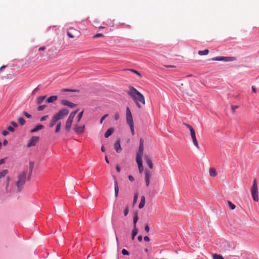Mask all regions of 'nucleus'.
Wrapping results in <instances>:
<instances>
[{
    "label": "nucleus",
    "instance_id": "obj_43",
    "mask_svg": "<svg viewBox=\"0 0 259 259\" xmlns=\"http://www.w3.org/2000/svg\"><path fill=\"white\" fill-rule=\"evenodd\" d=\"M104 35L102 33H98L94 36V38L103 37Z\"/></svg>",
    "mask_w": 259,
    "mask_h": 259
},
{
    "label": "nucleus",
    "instance_id": "obj_53",
    "mask_svg": "<svg viewBox=\"0 0 259 259\" xmlns=\"http://www.w3.org/2000/svg\"><path fill=\"white\" fill-rule=\"evenodd\" d=\"M114 117H115V119L116 120H117L119 118V114L118 113H116L115 114Z\"/></svg>",
    "mask_w": 259,
    "mask_h": 259
},
{
    "label": "nucleus",
    "instance_id": "obj_60",
    "mask_svg": "<svg viewBox=\"0 0 259 259\" xmlns=\"http://www.w3.org/2000/svg\"><path fill=\"white\" fill-rule=\"evenodd\" d=\"M138 240L140 242L142 241V236H139L138 237Z\"/></svg>",
    "mask_w": 259,
    "mask_h": 259
},
{
    "label": "nucleus",
    "instance_id": "obj_15",
    "mask_svg": "<svg viewBox=\"0 0 259 259\" xmlns=\"http://www.w3.org/2000/svg\"><path fill=\"white\" fill-rule=\"evenodd\" d=\"M59 120L57 119V118L54 115L51 119V121L49 123V127H53L57 123Z\"/></svg>",
    "mask_w": 259,
    "mask_h": 259
},
{
    "label": "nucleus",
    "instance_id": "obj_55",
    "mask_svg": "<svg viewBox=\"0 0 259 259\" xmlns=\"http://www.w3.org/2000/svg\"><path fill=\"white\" fill-rule=\"evenodd\" d=\"M116 170L118 172H119L120 171V168L118 165H117L116 166Z\"/></svg>",
    "mask_w": 259,
    "mask_h": 259
},
{
    "label": "nucleus",
    "instance_id": "obj_40",
    "mask_svg": "<svg viewBox=\"0 0 259 259\" xmlns=\"http://www.w3.org/2000/svg\"><path fill=\"white\" fill-rule=\"evenodd\" d=\"M130 116V115H132V113L131 112V110L128 107H126V116Z\"/></svg>",
    "mask_w": 259,
    "mask_h": 259
},
{
    "label": "nucleus",
    "instance_id": "obj_4",
    "mask_svg": "<svg viewBox=\"0 0 259 259\" xmlns=\"http://www.w3.org/2000/svg\"><path fill=\"white\" fill-rule=\"evenodd\" d=\"M183 124L185 126H186V127H187L190 130V134H191V137L192 139L193 143L194 145L196 147V148L197 149H199V144L197 141V140L196 139V133H195V131L194 129L191 125H190L189 124H187L186 123H183Z\"/></svg>",
    "mask_w": 259,
    "mask_h": 259
},
{
    "label": "nucleus",
    "instance_id": "obj_12",
    "mask_svg": "<svg viewBox=\"0 0 259 259\" xmlns=\"http://www.w3.org/2000/svg\"><path fill=\"white\" fill-rule=\"evenodd\" d=\"M73 121V120L71 119L67 118L65 126V130L67 132H69L70 131Z\"/></svg>",
    "mask_w": 259,
    "mask_h": 259
},
{
    "label": "nucleus",
    "instance_id": "obj_54",
    "mask_svg": "<svg viewBox=\"0 0 259 259\" xmlns=\"http://www.w3.org/2000/svg\"><path fill=\"white\" fill-rule=\"evenodd\" d=\"M144 241L148 242L150 240V238L148 236H146L144 237Z\"/></svg>",
    "mask_w": 259,
    "mask_h": 259
},
{
    "label": "nucleus",
    "instance_id": "obj_2",
    "mask_svg": "<svg viewBox=\"0 0 259 259\" xmlns=\"http://www.w3.org/2000/svg\"><path fill=\"white\" fill-rule=\"evenodd\" d=\"M127 93L133 99L139 108H141L140 103L143 105L145 104V100L144 96L133 87H130Z\"/></svg>",
    "mask_w": 259,
    "mask_h": 259
},
{
    "label": "nucleus",
    "instance_id": "obj_61",
    "mask_svg": "<svg viewBox=\"0 0 259 259\" xmlns=\"http://www.w3.org/2000/svg\"><path fill=\"white\" fill-rule=\"evenodd\" d=\"M252 90L254 93H256V89L254 86L252 87Z\"/></svg>",
    "mask_w": 259,
    "mask_h": 259
},
{
    "label": "nucleus",
    "instance_id": "obj_18",
    "mask_svg": "<svg viewBox=\"0 0 259 259\" xmlns=\"http://www.w3.org/2000/svg\"><path fill=\"white\" fill-rule=\"evenodd\" d=\"M57 99H58L57 96H52L49 97L47 99L46 102L49 103H53L55 101H56Z\"/></svg>",
    "mask_w": 259,
    "mask_h": 259
},
{
    "label": "nucleus",
    "instance_id": "obj_30",
    "mask_svg": "<svg viewBox=\"0 0 259 259\" xmlns=\"http://www.w3.org/2000/svg\"><path fill=\"white\" fill-rule=\"evenodd\" d=\"M227 203L230 209L234 210L235 208V205L233 203H232L230 201H228Z\"/></svg>",
    "mask_w": 259,
    "mask_h": 259
},
{
    "label": "nucleus",
    "instance_id": "obj_28",
    "mask_svg": "<svg viewBox=\"0 0 259 259\" xmlns=\"http://www.w3.org/2000/svg\"><path fill=\"white\" fill-rule=\"evenodd\" d=\"M138 234V229L137 228H134L133 231H132V240H134L135 239V236Z\"/></svg>",
    "mask_w": 259,
    "mask_h": 259
},
{
    "label": "nucleus",
    "instance_id": "obj_34",
    "mask_svg": "<svg viewBox=\"0 0 259 259\" xmlns=\"http://www.w3.org/2000/svg\"><path fill=\"white\" fill-rule=\"evenodd\" d=\"M75 115H76L75 114V112H72L70 114V115H69V117H68V118L73 120V119H74Z\"/></svg>",
    "mask_w": 259,
    "mask_h": 259
},
{
    "label": "nucleus",
    "instance_id": "obj_42",
    "mask_svg": "<svg viewBox=\"0 0 259 259\" xmlns=\"http://www.w3.org/2000/svg\"><path fill=\"white\" fill-rule=\"evenodd\" d=\"M121 253L123 255H129L128 251L127 250H126L125 249H123L122 250Z\"/></svg>",
    "mask_w": 259,
    "mask_h": 259
},
{
    "label": "nucleus",
    "instance_id": "obj_1",
    "mask_svg": "<svg viewBox=\"0 0 259 259\" xmlns=\"http://www.w3.org/2000/svg\"><path fill=\"white\" fill-rule=\"evenodd\" d=\"M34 163L33 161H30L29 162V171L28 174L27 175V169L19 173L18 175V180L16 184L17 187V192H20L23 188L27 178L28 180L30 179L32 170L33 169Z\"/></svg>",
    "mask_w": 259,
    "mask_h": 259
},
{
    "label": "nucleus",
    "instance_id": "obj_3",
    "mask_svg": "<svg viewBox=\"0 0 259 259\" xmlns=\"http://www.w3.org/2000/svg\"><path fill=\"white\" fill-rule=\"evenodd\" d=\"M250 192L252 196V197L253 198V200L254 201L258 202L259 200L258 198V188H257V183L256 182V179H254L253 181V184L251 188L250 189Z\"/></svg>",
    "mask_w": 259,
    "mask_h": 259
},
{
    "label": "nucleus",
    "instance_id": "obj_39",
    "mask_svg": "<svg viewBox=\"0 0 259 259\" xmlns=\"http://www.w3.org/2000/svg\"><path fill=\"white\" fill-rule=\"evenodd\" d=\"M83 111H81L80 113H79L78 114V115H77V120H78V122H79L80 119H81L82 117V115H83Z\"/></svg>",
    "mask_w": 259,
    "mask_h": 259
},
{
    "label": "nucleus",
    "instance_id": "obj_62",
    "mask_svg": "<svg viewBox=\"0 0 259 259\" xmlns=\"http://www.w3.org/2000/svg\"><path fill=\"white\" fill-rule=\"evenodd\" d=\"M105 161H106V162L107 163H109V160H108V157H107V156H105Z\"/></svg>",
    "mask_w": 259,
    "mask_h": 259
},
{
    "label": "nucleus",
    "instance_id": "obj_44",
    "mask_svg": "<svg viewBox=\"0 0 259 259\" xmlns=\"http://www.w3.org/2000/svg\"><path fill=\"white\" fill-rule=\"evenodd\" d=\"M238 108V106L235 105V106H231V110L233 113H234L235 111V110Z\"/></svg>",
    "mask_w": 259,
    "mask_h": 259
},
{
    "label": "nucleus",
    "instance_id": "obj_63",
    "mask_svg": "<svg viewBox=\"0 0 259 259\" xmlns=\"http://www.w3.org/2000/svg\"><path fill=\"white\" fill-rule=\"evenodd\" d=\"M101 150L102 152H105V147L103 145L101 147Z\"/></svg>",
    "mask_w": 259,
    "mask_h": 259
},
{
    "label": "nucleus",
    "instance_id": "obj_58",
    "mask_svg": "<svg viewBox=\"0 0 259 259\" xmlns=\"http://www.w3.org/2000/svg\"><path fill=\"white\" fill-rule=\"evenodd\" d=\"M11 124L14 126V127H17V124L14 122V121H12L11 122Z\"/></svg>",
    "mask_w": 259,
    "mask_h": 259
},
{
    "label": "nucleus",
    "instance_id": "obj_25",
    "mask_svg": "<svg viewBox=\"0 0 259 259\" xmlns=\"http://www.w3.org/2000/svg\"><path fill=\"white\" fill-rule=\"evenodd\" d=\"M139 220V217L138 214L137 213H136L133 219V226L134 228H136V224L137 222H138Z\"/></svg>",
    "mask_w": 259,
    "mask_h": 259
},
{
    "label": "nucleus",
    "instance_id": "obj_37",
    "mask_svg": "<svg viewBox=\"0 0 259 259\" xmlns=\"http://www.w3.org/2000/svg\"><path fill=\"white\" fill-rule=\"evenodd\" d=\"M46 107H47L46 105H40V106H39L37 108V110L38 111H41V110H44Z\"/></svg>",
    "mask_w": 259,
    "mask_h": 259
},
{
    "label": "nucleus",
    "instance_id": "obj_8",
    "mask_svg": "<svg viewBox=\"0 0 259 259\" xmlns=\"http://www.w3.org/2000/svg\"><path fill=\"white\" fill-rule=\"evenodd\" d=\"M39 140V137L36 136H33L31 138L29 142L27 145L28 148L34 146Z\"/></svg>",
    "mask_w": 259,
    "mask_h": 259
},
{
    "label": "nucleus",
    "instance_id": "obj_21",
    "mask_svg": "<svg viewBox=\"0 0 259 259\" xmlns=\"http://www.w3.org/2000/svg\"><path fill=\"white\" fill-rule=\"evenodd\" d=\"M118 191H119V188H118V183H117V181L115 179V181H114V191H115V197H117L118 194Z\"/></svg>",
    "mask_w": 259,
    "mask_h": 259
},
{
    "label": "nucleus",
    "instance_id": "obj_5",
    "mask_svg": "<svg viewBox=\"0 0 259 259\" xmlns=\"http://www.w3.org/2000/svg\"><path fill=\"white\" fill-rule=\"evenodd\" d=\"M67 35L70 38H74L75 37H79L80 35V32L73 28L70 27L67 29Z\"/></svg>",
    "mask_w": 259,
    "mask_h": 259
},
{
    "label": "nucleus",
    "instance_id": "obj_27",
    "mask_svg": "<svg viewBox=\"0 0 259 259\" xmlns=\"http://www.w3.org/2000/svg\"><path fill=\"white\" fill-rule=\"evenodd\" d=\"M209 50L207 49L198 51V54L200 56L207 55L209 53Z\"/></svg>",
    "mask_w": 259,
    "mask_h": 259
},
{
    "label": "nucleus",
    "instance_id": "obj_50",
    "mask_svg": "<svg viewBox=\"0 0 259 259\" xmlns=\"http://www.w3.org/2000/svg\"><path fill=\"white\" fill-rule=\"evenodd\" d=\"M9 134V132L7 131H3L2 132V135L4 136H6Z\"/></svg>",
    "mask_w": 259,
    "mask_h": 259
},
{
    "label": "nucleus",
    "instance_id": "obj_38",
    "mask_svg": "<svg viewBox=\"0 0 259 259\" xmlns=\"http://www.w3.org/2000/svg\"><path fill=\"white\" fill-rule=\"evenodd\" d=\"M138 198V193H136L134 195V200H133L134 204H135L137 202Z\"/></svg>",
    "mask_w": 259,
    "mask_h": 259
},
{
    "label": "nucleus",
    "instance_id": "obj_23",
    "mask_svg": "<svg viewBox=\"0 0 259 259\" xmlns=\"http://www.w3.org/2000/svg\"><path fill=\"white\" fill-rule=\"evenodd\" d=\"M46 98V96H39L37 98L36 103L38 105L41 104Z\"/></svg>",
    "mask_w": 259,
    "mask_h": 259
},
{
    "label": "nucleus",
    "instance_id": "obj_48",
    "mask_svg": "<svg viewBox=\"0 0 259 259\" xmlns=\"http://www.w3.org/2000/svg\"><path fill=\"white\" fill-rule=\"evenodd\" d=\"M8 130L11 132H14L15 131L14 128L11 126H9Z\"/></svg>",
    "mask_w": 259,
    "mask_h": 259
},
{
    "label": "nucleus",
    "instance_id": "obj_46",
    "mask_svg": "<svg viewBox=\"0 0 259 259\" xmlns=\"http://www.w3.org/2000/svg\"><path fill=\"white\" fill-rule=\"evenodd\" d=\"M48 117H49L48 115L44 116L40 118V121H45L48 118Z\"/></svg>",
    "mask_w": 259,
    "mask_h": 259
},
{
    "label": "nucleus",
    "instance_id": "obj_51",
    "mask_svg": "<svg viewBox=\"0 0 259 259\" xmlns=\"http://www.w3.org/2000/svg\"><path fill=\"white\" fill-rule=\"evenodd\" d=\"M145 231L147 232V233H148L149 232V230H150V229H149V227L148 225H146L145 227Z\"/></svg>",
    "mask_w": 259,
    "mask_h": 259
},
{
    "label": "nucleus",
    "instance_id": "obj_33",
    "mask_svg": "<svg viewBox=\"0 0 259 259\" xmlns=\"http://www.w3.org/2000/svg\"><path fill=\"white\" fill-rule=\"evenodd\" d=\"M10 181V177H8L7 178V182H6V190L7 192L8 191V187L9 185Z\"/></svg>",
    "mask_w": 259,
    "mask_h": 259
},
{
    "label": "nucleus",
    "instance_id": "obj_24",
    "mask_svg": "<svg viewBox=\"0 0 259 259\" xmlns=\"http://www.w3.org/2000/svg\"><path fill=\"white\" fill-rule=\"evenodd\" d=\"M114 132V130L113 128L108 129L105 134V137L107 138L109 136L111 135V134Z\"/></svg>",
    "mask_w": 259,
    "mask_h": 259
},
{
    "label": "nucleus",
    "instance_id": "obj_41",
    "mask_svg": "<svg viewBox=\"0 0 259 259\" xmlns=\"http://www.w3.org/2000/svg\"><path fill=\"white\" fill-rule=\"evenodd\" d=\"M128 211H129V207L128 206H126L124 210V211H123L124 215L125 216H126L128 213Z\"/></svg>",
    "mask_w": 259,
    "mask_h": 259
},
{
    "label": "nucleus",
    "instance_id": "obj_56",
    "mask_svg": "<svg viewBox=\"0 0 259 259\" xmlns=\"http://www.w3.org/2000/svg\"><path fill=\"white\" fill-rule=\"evenodd\" d=\"M8 141L7 140L5 139L3 142L4 145L6 146L8 144Z\"/></svg>",
    "mask_w": 259,
    "mask_h": 259
},
{
    "label": "nucleus",
    "instance_id": "obj_59",
    "mask_svg": "<svg viewBox=\"0 0 259 259\" xmlns=\"http://www.w3.org/2000/svg\"><path fill=\"white\" fill-rule=\"evenodd\" d=\"M5 162V158L1 159L0 160V164H3Z\"/></svg>",
    "mask_w": 259,
    "mask_h": 259
},
{
    "label": "nucleus",
    "instance_id": "obj_45",
    "mask_svg": "<svg viewBox=\"0 0 259 259\" xmlns=\"http://www.w3.org/2000/svg\"><path fill=\"white\" fill-rule=\"evenodd\" d=\"M62 91L63 92H76V90H72V89H64L62 90Z\"/></svg>",
    "mask_w": 259,
    "mask_h": 259
},
{
    "label": "nucleus",
    "instance_id": "obj_9",
    "mask_svg": "<svg viewBox=\"0 0 259 259\" xmlns=\"http://www.w3.org/2000/svg\"><path fill=\"white\" fill-rule=\"evenodd\" d=\"M152 176V173L151 171L145 170V181L146 186L147 187H148L150 185V181Z\"/></svg>",
    "mask_w": 259,
    "mask_h": 259
},
{
    "label": "nucleus",
    "instance_id": "obj_10",
    "mask_svg": "<svg viewBox=\"0 0 259 259\" xmlns=\"http://www.w3.org/2000/svg\"><path fill=\"white\" fill-rule=\"evenodd\" d=\"M60 103L62 105L68 106L71 108H73L76 106V104L70 102L67 100H62L61 101Z\"/></svg>",
    "mask_w": 259,
    "mask_h": 259
},
{
    "label": "nucleus",
    "instance_id": "obj_36",
    "mask_svg": "<svg viewBox=\"0 0 259 259\" xmlns=\"http://www.w3.org/2000/svg\"><path fill=\"white\" fill-rule=\"evenodd\" d=\"M128 70H130V71H131L132 72L135 73V74H136L137 75H138L139 76H142L141 73L139 72H138V71H137V70H136L135 69H128Z\"/></svg>",
    "mask_w": 259,
    "mask_h": 259
},
{
    "label": "nucleus",
    "instance_id": "obj_32",
    "mask_svg": "<svg viewBox=\"0 0 259 259\" xmlns=\"http://www.w3.org/2000/svg\"><path fill=\"white\" fill-rule=\"evenodd\" d=\"M18 121L20 124H21V125H24L25 123V120L23 117H20L18 119Z\"/></svg>",
    "mask_w": 259,
    "mask_h": 259
},
{
    "label": "nucleus",
    "instance_id": "obj_14",
    "mask_svg": "<svg viewBox=\"0 0 259 259\" xmlns=\"http://www.w3.org/2000/svg\"><path fill=\"white\" fill-rule=\"evenodd\" d=\"M231 57H218L212 59V60L214 61H231Z\"/></svg>",
    "mask_w": 259,
    "mask_h": 259
},
{
    "label": "nucleus",
    "instance_id": "obj_20",
    "mask_svg": "<svg viewBox=\"0 0 259 259\" xmlns=\"http://www.w3.org/2000/svg\"><path fill=\"white\" fill-rule=\"evenodd\" d=\"M126 122L128 125L134 124L133 119L132 115L126 116Z\"/></svg>",
    "mask_w": 259,
    "mask_h": 259
},
{
    "label": "nucleus",
    "instance_id": "obj_11",
    "mask_svg": "<svg viewBox=\"0 0 259 259\" xmlns=\"http://www.w3.org/2000/svg\"><path fill=\"white\" fill-rule=\"evenodd\" d=\"M84 128H85V126L84 125H83V126H79L78 125H75L74 127L73 130H74V132L76 134H82L84 132Z\"/></svg>",
    "mask_w": 259,
    "mask_h": 259
},
{
    "label": "nucleus",
    "instance_id": "obj_7",
    "mask_svg": "<svg viewBox=\"0 0 259 259\" xmlns=\"http://www.w3.org/2000/svg\"><path fill=\"white\" fill-rule=\"evenodd\" d=\"M68 113H69L68 109H67L66 108H63V109L60 110L57 113L54 114V115L59 120L61 119H63L64 117L66 116Z\"/></svg>",
    "mask_w": 259,
    "mask_h": 259
},
{
    "label": "nucleus",
    "instance_id": "obj_19",
    "mask_svg": "<svg viewBox=\"0 0 259 259\" xmlns=\"http://www.w3.org/2000/svg\"><path fill=\"white\" fill-rule=\"evenodd\" d=\"M44 126L41 124H38L36 126V127L33 129H32L31 131H30V132L31 133H35V132H36L39 130H42V128H44Z\"/></svg>",
    "mask_w": 259,
    "mask_h": 259
},
{
    "label": "nucleus",
    "instance_id": "obj_64",
    "mask_svg": "<svg viewBox=\"0 0 259 259\" xmlns=\"http://www.w3.org/2000/svg\"><path fill=\"white\" fill-rule=\"evenodd\" d=\"M6 67V66L5 65H3L2 66L1 68H0V70H2L3 69L5 68Z\"/></svg>",
    "mask_w": 259,
    "mask_h": 259
},
{
    "label": "nucleus",
    "instance_id": "obj_31",
    "mask_svg": "<svg viewBox=\"0 0 259 259\" xmlns=\"http://www.w3.org/2000/svg\"><path fill=\"white\" fill-rule=\"evenodd\" d=\"M212 256L213 259H224L223 256L221 254H213Z\"/></svg>",
    "mask_w": 259,
    "mask_h": 259
},
{
    "label": "nucleus",
    "instance_id": "obj_17",
    "mask_svg": "<svg viewBox=\"0 0 259 259\" xmlns=\"http://www.w3.org/2000/svg\"><path fill=\"white\" fill-rule=\"evenodd\" d=\"M136 160L138 164L139 172L142 173L144 170L142 159H136Z\"/></svg>",
    "mask_w": 259,
    "mask_h": 259
},
{
    "label": "nucleus",
    "instance_id": "obj_6",
    "mask_svg": "<svg viewBox=\"0 0 259 259\" xmlns=\"http://www.w3.org/2000/svg\"><path fill=\"white\" fill-rule=\"evenodd\" d=\"M144 140L143 139L140 140V145L138 151L137 153L136 159H142V157L144 152Z\"/></svg>",
    "mask_w": 259,
    "mask_h": 259
},
{
    "label": "nucleus",
    "instance_id": "obj_13",
    "mask_svg": "<svg viewBox=\"0 0 259 259\" xmlns=\"http://www.w3.org/2000/svg\"><path fill=\"white\" fill-rule=\"evenodd\" d=\"M144 159L149 168L152 169L153 167V164L150 156L148 155H146L144 157Z\"/></svg>",
    "mask_w": 259,
    "mask_h": 259
},
{
    "label": "nucleus",
    "instance_id": "obj_29",
    "mask_svg": "<svg viewBox=\"0 0 259 259\" xmlns=\"http://www.w3.org/2000/svg\"><path fill=\"white\" fill-rule=\"evenodd\" d=\"M209 175L211 177H215L217 176V173L215 170V169L213 168H211L209 169Z\"/></svg>",
    "mask_w": 259,
    "mask_h": 259
},
{
    "label": "nucleus",
    "instance_id": "obj_35",
    "mask_svg": "<svg viewBox=\"0 0 259 259\" xmlns=\"http://www.w3.org/2000/svg\"><path fill=\"white\" fill-rule=\"evenodd\" d=\"M129 125V126L130 127V129H131L132 135H134L135 134L134 124H130V125Z\"/></svg>",
    "mask_w": 259,
    "mask_h": 259
},
{
    "label": "nucleus",
    "instance_id": "obj_47",
    "mask_svg": "<svg viewBox=\"0 0 259 259\" xmlns=\"http://www.w3.org/2000/svg\"><path fill=\"white\" fill-rule=\"evenodd\" d=\"M108 116V114H106L105 115H104L101 119L100 120V123H102L103 120Z\"/></svg>",
    "mask_w": 259,
    "mask_h": 259
},
{
    "label": "nucleus",
    "instance_id": "obj_57",
    "mask_svg": "<svg viewBox=\"0 0 259 259\" xmlns=\"http://www.w3.org/2000/svg\"><path fill=\"white\" fill-rule=\"evenodd\" d=\"M45 49H46L45 47H41L39 48L38 50L39 51H44Z\"/></svg>",
    "mask_w": 259,
    "mask_h": 259
},
{
    "label": "nucleus",
    "instance_id": "obj_16",
    "mask_svg": "<svg viewBox=\"0 0 259 259\" xmlns=\"http://www.w3.org/2000/svg\"><path fill=\"white\" fill-rule=\"evenodd\" d=\"M114 149L117 153H120L121 151L122 148L120 146L119 140H118L115 142L114 144Z\"/></svg>",
    "mask_w": 259,
    "mask_h": 259
},
{
    "label": "nucleus",
    "instance_id": "obj_26",
    "mask_svg": "<svg viewBox=\"0 0 259 259\" xmlns=\"http://www.w3.org/2000/svg\"><path fill=\"white\" fill-rule=\"evenodd\" d=\"M61 126V122L60 121L58 122L57 123L56 130H55L56 133H58L60 132Z\"/></svg>",
    "mask_w": 259,
    "mask_h": 259
},
{
    "label": "nucleus",
    "instance_id": "obj_52",
    "mask_svg": "<svg viewBox=\"0 0 259 259\" xmlns=\"http://www.w3.org/2000/svg\"><path fill=\"white\" fill-rule=\"evenodd\" d=\"M128 180L131 181V182H133L134 181V178L132 176H129L128 177Z\"/></svg>",
    "mask_w": 259,
    "mask_h": 259
},
{
    "label": "nucleus",
    "instance_id": "obj_49",
    "mask_svg": "<svg viewBox=\"0 0 259 259\" xmlns=\"http://www.w3.org/2000/svg\"><path fill=\"white\" fill-rule=\"evenodd\" d=\"M24 115L27 118H30L31 117V115L28 113L27 112L24 111L23 112Z\"/></svg>",
    "mask_w": 259,
    "mask_h": 259
},
{
    "label": "nucleus",
    "instance_id": "obj_22",
    "mask_svg": "<svg viewBox=\"0 0 259 259\" xmlns=\"http://www.w3.org/2000/svg\"><path fill=\"white\" fill-rule=\"evenodd\" d=\"M145 203V198L144 196H142L141 197V201H140V204L139 205V208H142L144 206Z\"/></svg>",
    "mask_w": 259,
    "mask_h": 259
}]
</instances>
